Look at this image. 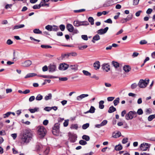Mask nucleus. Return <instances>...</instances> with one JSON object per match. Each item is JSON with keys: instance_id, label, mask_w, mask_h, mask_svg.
<instances>
[{"instance_id": "nucleus-36", "label": "nucleus", "mask_w": 155, "mask_h": 155, "mask_svg": "<svg viewBox=\"0 0 155 155\" xmlns=\"http://www.w3.org/2000/svg\"><path fill=\"white\" fill-rule=\"evenodd\" d=\"M154 118H155V114L149 116L148 117V120L149 121H151Z\"/></svg>"}, {"instance_id": "nucleus-11", "label": "nucleus", "mask_w": 155, "mask_h": 155, "mask_svg": "<svg viewBox=\"0 0 155 155\" xmlns=\"http://www.w3.org/2000/svg\"><path fill=\"white\" fill-rule=\"evenodd\" d=\"M77 136L75 134H71L69 135V139L71 142L74 143L77 140Z\"/></svg>"}, {"instance_id": "nucleus-13", "label": "nucleus", "mask_w": 155, "mask_h": 155, "mask_svg": "<svg viewBox=\"0 0 155 155\" xmlns=\"http://www.w3.org/2000/svg\"><path fill=\"white\" fill-rule=\"evenodd\" d=\"M44 146L39 143H37L35 147V149L37 151H40L43 148Z\"/></svg>"}, {"instance_id": "nucleus-45", "label": "nucleus", "mask_w": 155, "mask_h": 155, "mask_svg": "<svg viewBox=\"0 0 155 155\" xmlns=\"http://www.w3.org/2000/svg\"><path fill=\"white\" fill-rule=\"evenodd\" d=\"M136 113L137 114H138V115H140L142 114H143V112L142 109L141 108H140L138 110L137 112Z\"/></svg>"}, {"instance_id": "nucleus-24", "label": "nucleus", "mask_w": 155, "mask_h": 155, "mask_svg": "<svg viewBox=\"0 0 155 155\" xmlns=\"http://www.w3.org/2000/svg\"><path fill=\"white\" fill-rule=\"evenodd\" d=\"M25 25L24 24H19L15 25L13 28V30L18 29L20 28H21L24 27Z\"/></svg>"}, {"instance_id": "nucleus-25", "label": "nucleus", "mask_w": 155, "mask_h": 155, "mask_svg": "<svg viewBox=\"0 0 155 155\" xmlns=\"http://www.w3.org/2000/svg\"><path fill=\"white\" fill-rule=\"evenodd\" d=\"M37 74L35 73H30L26 75V76L25 77V78H28L36 76H37Z\"/></svg>"}, {"instance_id": "nucleus-8", "label": "nucleus", "mask_w": 155, "mask_h": 155, "mask_svg": "<svg viewBox=\"0 0 155 155\" xmlns=\"http://www.w3.org/2000/svg\"><path fill=\"white\" fill-rule=\"evenodd\" d=\"M48 69L49 72H54L56 70V66L53 64H50L48 66Z\"/></svg>"}, {"instance_id": "nucleus-42", "label": "nucleus", "mask_w": 155, "mask_h": 155, "mask_svg": "<svg viewBox=\"0 0 155 155\" xmlns=\"http://www.w3.org/2000/svg\"><path fill=\"white\" fill-rule=\"evenodd\" d=\"M137 86H138V84L136 83H134L131 85L130 87L132 89H133L136 88Z\"/></svg>"}, {"instance_id": "nucleus-46", "label": "nucleus", "mask_w": 155, "mask_h": 155, "mask_svg": "<svg viewBox=\"0 0 155 155\" xmlns=\"http://www.w3.org/2000/svg\"><path fill=\"white\" fill-rule=\"evenodd\" d=\"M59 27L60 30L62 31H64L65 29V25L63 24H61L60 25Z\"/></svg>"}, {"instance_id": "nucleus-17", "label": "nucleus", "mask_w": 155, "mask_h": 155, "mask_svg": "<svg viewBox=\"0 0 155 155\" xmlns=\"http://www.w3.org/2000/svg\"><path fill=\"white\" fill-rule=\"evenodd\" d=\"M66 28L69 31L72 32L74 31V27L71 24H68L66 25Z\"/></svg>"}, {"instance_id": "nucleus-37", "label": "nucleus", "mask_w": 155, "mask_h": 155, "mask_svg": "<svg viewBox=\"0 0 155 155\" xmlns=\"http://www.w3.org/2000/svg\"><path fill=\"white\" fill-rule=\"evenodd\" d=\"M70 67H71V69L72 70L76 71L78 69V66L77 65H71Z\"/></svg>"}, {"instance_id": "nucleus-31", "label": "nucleus", "mask_w": 155, "mask_h": 155, "mask_svg": "<svg viewBox=\"0 0 155 155\" xmlns=\"http://www.w3.org/2000/svg\"><path fill=\"white\" fill-rule=\"evenodd\" d=\"M122 148V147L120 144H118L115 147V150L118 151L121 150Z\"/></svg>"}, {"instance_id": "nucleus-61", "label": "nucleus", "mask_w": 155, "mask_h": 155, "mask_svg": "<svg viewBox=\"0 0 155 155\" xmlns=\"http://www.w3.org/2000/svg\"><path fill=\"white\" fill-rule=\"evenodd\" d=\"M81 38L85 40H88V38L87 35H82L81 36Z\"/></svg>"}, {"instance_id": "nucleus-6", "label": "nucleus", "mask_w": 155, "mask_h": 155, "mask_svg": "<svg viewBox=\"0 0 155 155\" xmlns=\"http://www.w3.org/2000/svg\"><path fill=\"white\" fill-rule=\"evenodd\" d=\"M45 28L49 31H57L59 29L58 27L55 25H48L45 26Z\"/></svg>"}, {"instance_id": "nucleus-7", "label": "nucleus", "mask_w": 155, "mask_h": 155, "mask_svg": "<svg viewBox=\"0 0 155 155\" xmlns=\"http://www.w3.org/2000/svg\"><path fill=\"white\" fill-rule=\"evenodd\" d=\"M150 147V145L149 144L143 143L140 145V150L142 151H145L147 150Z\"/></svg>"}, {"instance_id": "nucleus-63", "label": "nucleus", "mask_w": 155, "mask_h": 155, "mask_svg": "<svg viewBox=\"0 0 155 155\" xmlns=\"http://www.w3.org/2000/svg\"><path fill=\"white\" fill-rule=\"evenodd\" d=\"M140 0H134L133 1V5H137L138 4Z\"/></svg>"}, {"instance_id": "nucleus-54", "label": "nucleus", "mask_w": 155, "mask_h": 155, "mask_svg": "<svg viewBox=\"0 0 155 155\" xmlns=\"http://www.w3.org/2000/svg\"><path fill=\"white\" fill-rule=\"evenodd\" d=\"M104 22L105 23H107L110 24H112V21L110 18H109L106 20L104 21Z\"/></svg>"}, {"instance_id": "nucleus-10", "label": "nucleus", "mask_w": 155, "mask_h": 155, "mask_svg": "<svg viewBox=\"0 0 155 155\" xmlns=\"http://www.w3.org/2000/svg\"><path fill=\"white\" fill-rule=\"evenodd\" d=\"M69 67V65L65 64H61L60 65L59 69L60 70H65L68 69Z\"/></svg>"}, {"instance_id": "nucleus-50", "label": "nucleus", "mask_w": 155, "mask_h": 155, "mask_svg": "<svg viewBox=\"0 0 155 155\" xmlns=\"http://www.w3.org/2000/svg\"><path fill=\"white\" fill-rule=\"evenodd\" d=\"M41 46L42 48H52L51 46L48 45H41Z\"/></svg>"}, {"instance_id": "nucleus-48", "label": "nucleus", "mask_w": 155, "mask_h": 155, "mask_svg": "<svg viewBox=\"0 0 155 155\" xmlns=\"http://www.w3.org/2000/svg\"><path fill=\"white\" fill-rule=\"evenodd\" d=\"M85 11V9H82L78 10H74V12L75 13H80L82 12H84Z\"/></svg>"}, {"instance_id": "nucleus-5", "label": "nucleus", "mask_w": 155, "mask_h": 155, "mask_svg": "<svg viewBox=\"0 0 155 155\" xmlns=\"http://www.w3.org/2000/svg\"><path fill=\"white\" fill-rule=\"evenodd\" d=\"M137 117V113L135 111H130L125 116L126 119L127 120L132 119Z\"/></svg>"}, {"instance_id": "nucleus-35", "label": "nucleus", "mask_w": 155, "mask_h": 155, "mask_svg": "<svg viewBox=\"0 0 155 155\" xmlns=\"http://www.w3.org/2000/svg\"><path fill=\"white\" fill-rule=\"evenodd\" d=\"M82 138L87 141H89L90 140V137L89 136L84 135L82 137Z\"/></svg>"}, {"instance_id": "nucleus-3", "label": "nucleus", "mask_w": 155, "mask_h": 155, "mask_svg": "<svg viewBox=\"0 0 155 155\" xmlns=\"http://www.w3.org/2000/svg\"><path fill=\"white\" fill-rule=\"evenodd\" d=\"M73 24L74 26L78 27L82 25H89V23L87 21H80L77 20L74 21Z\"/></svg>"}, {"instance_id": "nucleus-59", "label": "nucleus", "mask_w": 155, "mask_h": 155, "mask_svg": "<svg viewBox=\"0 0 155 155\" xmlns=\"http://www.w3.org/2000/svg\"><path fill=\"white\" fill-rule=\"evenodd\" d=\"M68 120H65L64 122L63 123L64 126V127H67L68 126Z\"/></svg>"}, {"instance_id": "nucleus-15", "label": "nucleus", "mask_w": 155, "mask_h": 155, "mask_svg": "<svg viewBox=\"0 0 155 155\" xmlns=\"http://www.w3.org/2000/svg\"><path fill=\"white\" fill-rule=\"evenodd\" d=\"M113 0H108L103 5V7H107L112 5L113 4Z\"/></svg>"}, {"instance_id": "nucleus-47", "label": "nucleus", "mask_w": 155, "mask_h": 155, "mask_svg": "<svg viewBox=\"0 0 155 155\" xmlns=\"http://www.w3.org/2000/svg\"><path fill=\"white\" fill-rule=\"evenodd\" d=\"M79 143L81 145H84L87 144V142L83 140H81L79 141Z\"/></svg>"}, {"instance_id": "nucleus-64", "label": "nucleus", "mask_w": 155, "mask_h": 155, "mask_svg": "<svg viewBox=\"0 0 155 155\" xmlns=\"http://www.w3.org/2000/svg\"><path fill=\"white\" fill-rule=\"evenodd\" d=\"M44 109L46 111H49L51 110V108L50 107H46L44 108Z\"/></svg>"}, {"instance_id": "nucleus-57", "label": "nucleus", "mask_w": 155, "mask_h": 155, "mask_svg": "<svg viewBox=\"0 0 155 155\" xmlns=\"http://www.w3.org/2000/svg\"><path fill=\"white\" fill-rule=\"evenodd\" d=\"M48 69V67L46 65H45L42 68V71L44 72L47 71Z\"/></svg>"}, {"instance_id": "nucleus-38", "label": "nucleus", "mask_w": 155, "mask_h": 155, "mask_svg": "<svg viewBox=\"0 0 155 155\" xmlns=\"http://www.w3.org/2000/svg\"><path fill=\"white\" fill-rule=\"evenodd\" d=\"M112 62V64L115 68H117L119 67V64L118 62L114 61H113Z\"/></svg>"}, {"instance_id": "nucleus-44", "label": "nucleus", "mask_w": 155, "mask_h": 155, "mask_svg": "<svg viewBox=\"0 0 155 155\" xmlns=\"http://www.w3.org/2000/svg\"><path fill=\"white\" fill-rule=\"evenodd\" d=\"M69 53V56H72L74 57L76 56L77 55V54L76 52H72Z\"/></svg>"}, {"instance_id": "nucleus-26", "label": "nucleus", "mask_w": 155, "mask_h": 155, "mask_svg": "<svg viewBox=\"0 0 155 155\" xmlns=\"http://www.w3.org/2000/svg\"><path fill=\"white\" fill-rule=\"evenodd\" d=\"M29 111L31 113H34L38 111L39 110V108L38 107H36L34 109H29Z\"/></svg>"}, {"instance_id": "nucleus-56", "label": "nucleus", "mask_w": 155, "mask_h": 155, "mask_svg": "<svg viewBox=\"0 0 155 155\" xmlns=\"http://www.w3.org/2000/svg\"><path fill=\"white\" fill-rule=\"evenodd\" d=\"M88 46L87 45H83L81 47H79V49L80 50H83L86 48Z\"/></svg>"}, {"instance_id": "nucleus-34", "label": "nucleus", "mask_w": 155, "mask_h": 155, "mask_svg": "<svg viewBox=\"0 0 155 155\" xmlns=\"http://www.w3.org/2000/svg\"><path fill=\"white\" fill-rule=\"evenodd\" d=\"M42 2H41L39 5H36L33 6V8L35 9H39L41 7V3H42Z\"/></svg>"}, {"instance_id": "nucleus-19", "label": "nucleus", "mask_w": 155, "mask_h": 155, "mask_svg": "<svg viewBox=\"0 0 155 155\" xmlns=\"http://www.w3.org/2000/svg\"><path fill=\"white\" fill-rule=\"evenodd\" d=\"M131 68L130 66L128 65H126L124 66L123 69L126 72H128L130 71Z\"/></svg>"}, {"instance_id": "nucleus-28", "label": "nucleus", "mask_w": 155, "mask_h": 155, "mask_svg": "<svg viewBox=\"0 0 155 155\" xmlns=\"http://www.w3.org/2000/svg\"><path fill=\"white\" fill-rule=\"evenodd\" d=\"M104 101H101L99 102V108L101 109H103L104 108Z\"/></svg>"}, {"instance_id": "nucleus-33", "label": "nucleus", "mask_w": 155, "mask_h": 155, "mask_svg": "<svg viewBox=\"0 0 155 155\" xmlns=\"http://www.w3.org/2000/svg\"><path fill=\"white\" fill-rule=\"evenodd\" d=\"M33 32L37 34H41L42 31L39 29H35L33 30Z\"/></svg>"}, {"instance_id": "nucleus-21", "label": "nucleus", "mask_w": 155, "mask_h": 155, "mask_svg": "<svg viewBox=\"0 0 155 155\" xmlns=\"http://www.w3.org/2000/svg\"><path fill=\"white\" fill-rule=\"evenodd\" d=\"M95 110V108L93 106H91L90 109L87 112H84V114H86L89 113H93L94 112Z\"/></svg>"}, {"instance_id": "nucleus-53", "label": "nucleus", "mask_w": 155, "mask_h": 155, "mask_svg": "<svg viewBox=\"0 0 155 155\" xmlns=\"http://www.w3.org/2000/svg\"><path fill=\"white\" fill-rule=\"evenodd\" d=\"M71 128L72 129L77 130L78 128V126L77 124H73L71 126Z\"/></svg>"}, {"instance_id": "nucleus-43", "label": "nucleus", "mask_w": 155, "mask_h": 155, "mask_svg": "<svg viewBox=\"0 0 155 155\" xmlns=\"http://www.w3.org/2000/svg\"><path fill=\"white\" fill-rule=\"evenodd\" d=\"M82 72L86 76H90L91 75V74L87 71L83 70Z\"/></svg>"}, {"instance_id": "nucleus-55", "label": "nucleus", "mask_w": 155, "mask_h": 155, "mask_svg": "<svg viewBox=\"0 0 155 155\" xmlns=\"http://www.w3.org/2000/svg\"><path fill=\"white\" fill-rule=\"evenodd\" d=\"M147 43V42L145 40H141L140 42V45H144V44H146Z\"/></svg>"}, {"instance_id": "nucleus-52", "label": "nucleus", "mask_w": 155, "mask_h": 155, "mask_svg": "<svg viewBox=\"0 0 155 155\" xmlns=\"http://www.w3.org/2000/svg\"><path fill=\"white\" fill-rule=\"evenodd\" d=\"M128 140V138H124L122 140V143L123 144H125L127 142Z\"/></svg>"}, {"instance_id": "nucleus-16", "label": "nucleus", "mask_w": 155, "mask_h": 155, "mask_svg": "<svg viewBox=\"0 0 155 155\" xmlns=\"http://www.w3.org/2000/svg\"><path fill=\"white\" fill-rule=\"evenodd\" d=\"M59 128V126L58 123L55 124L54 127L53 128L52 132L54 135H56L57 134L55 132V131H58Z\"/></svg>"}, {"instance_id": "nucleus-39", "label": "nucleus", "mask_w": 155, "mask_h": 155, "mask_svg": "<svg viewBox=\"0 0 155 155\" xmlns=\"http://www.w3.org/2000/svg\"><path fill=\"white\" fill-rule=\"evenodd\" d=\"M89 126V124L87 123L86 124H83L82 126V128L83 129L85 130Z\"/></svg>"}, {"instance_id": "nucleus-9", "label": "nucleus", "mask_w": 155, "mask_h": 155, "mask_svg": "<svg viewBox=\"0 0 155 155\" xmlns=\"http://www.w3.org/2000/svg\"><path fill=\"white\" fill-rule=\"evenodd\" d=\"M108 27H106L104 29H99L97 31V34L99 35H103L108 30Z\"/></svg>"}, {"instance_id": "nucleus-4", "label": "nucleus", "mask_w": 155, "mask_h": 155, "mask_svg": "<svg viewBox=\"0 0 155 155\" xmlns=\"http://www.w3.org/2000/svg\"><path fill=\"white\" fill-rule=\"evenodd\" d=\"M149 79H148L147 80V82L146 80L140 79L138 84V85L140 88H144L147 86L149 83Z\"/></svg>"}, {"instance_id": "nucleus-58", "label": "nucleus", "mask_w": 155, "mask_h": 155, "mask_svg": "<svg viewBox=\"0 0 155 155\" xmlns=\"http://www.w3.org/2000/svg\"><path fill=\"white\" fill-rule=\"evenodd\" d=\"M35 98L34 96H31L29 98V101L30 102H32L35 100Z\"/></svg>"}, {"instance_id": "nucleus-49", "label": "nucleus", "mask_w": 155, "mask_h": 155, "mask_svg": "<svg viewBox=\"0 0 155 155\" xmlns=\"http://www.w3.org/2000/svg\"><path fill=\"white\" fill-rule=\"evenodd\" d=\"M11 112H8L5 114H3V117L5 118L9 117V116L11 114Z\"/></svg>"}, {"instance_id": "nucleus-32", "label": "nucleus", "mask_w": 155, "mask_h": 155, "mask_svg": "<svg viewBox=\"0 0 155 155\" xmlns=\"http://www.w3.org/2000/svg\"><path fill=\"white\" fill-rule=\"evenodd\" d=\"M88 21L90 23L91 25L94 24V20L93 17H89L88 18Z\"/></svg>"}, {"instance_id": "nucleus-12", "label": "nucleus", "mask_w": 155, "mask_h": 155, "mask_svg": "<svg viewBox=\"0 0 155 155\" xmlns=\"http://www.w3.org/2000/svg\"><path fill=\"white\" fill-rule=\"evenodd\" d=\"M32 64L30 60H27L21 63V65L23 67H27L30 66Z\"/></svg>"}, {"instance_id": "nucleus-18", "label": "nucleus", "mask_w": 155, "mask_h": 155, "mask_svg": "<svg viewBox=\"0 0 155 155\" xmlns=\"http://www.w3.org/2000/svg\"><path fill=\"white\" fill-rule=\"evenodd\" d=\"M93 66L96 70H98L100 68V62L98 61H97L93 64Z\"/></svg>"}, {"instance_id": "nucleus-51", "label": "nucleus", "mask_w": 155, "mask_h": 155, "mask_svg": "<svg viewBox=\"0 0 155 155\" xmlns=\"http://www.w3.org/2000/svg\"><path fill=\"white\" fill-rule=\"evenodd\" d=\"M69 57V53L66 54H62L61 55V57L62 59L65 58H68Z\"/></svg>"}, {"instance_id": "nucleus-1", "label": "nucleus", "mask_w": 155, "mask_h": 155, "mask_svg": "<svg viewBox=\"0 0 155 155\" xmlns=\"http://www.w3.org/2000/svg\"><path fill=\"white\" fill-rule=\"evenodd\" d=\"M33 134L29 129H25L21 131L19 136V141L22 145H27L31 140Z\"/></svg>"}, {"instance_id": "nucleus-40", "label": "nucleus", "mask_w": 155, "mask_h": 155, "mask_svg": "<svg viewBox=\"0 0 155 155\" xmlns=\"http://www.w3.org/2000/svg\"><path fill=\"white\" fill-rule=\"evenodd\" d=\"M121 135V133L119 132L116 133L114 135L113 134V137L115 138H117L120 137Z\"/></svg>"}, {"instance_id": "nucleus-22", "label": "nucleus", "mask_w": 155, "mask_h": 155, "mask_svg": "<svg viewBox=\"0 0 155 155\" xmlns=\"http://www.w3.org/2000/svg\"><path fill=\"white\" fill-rule=\"evenodd\" d=\"M88 96L87 94H82L77 97V99L78 100H80L83 98Z\"/></svg>"}, {"instance_id": "nucleus-14", "label": "nucleus", "mask_w": 155, "mask_h": 155, "mask_svg": "<svg viewBox=\"0 0 155 155\" xmlns=\"http://www.w3.org/2000/svg\"><path fill=\"white\" fill-rule=\"evenodd\" d=\"M102 69L107 72L110 70V66L108 64H104L102 65Z\"/></svg>"}, {"instance_id": "nucleus-27", "label": "nucleus", "mask_w": 155, "mask_h": 155, "mask_svg": "<svg viewBox=\"0 0 155 155\" xmlns=\"http://www.w3.org/2000/svg\"><path fill=\"white\" fill-rule=\"evenodd\" d=\"M52 97V94L51 93L48 94V95H46L44 97V99L45 101H48L49 100L51 99Z\"/></svg>"}, {"instance_id": "nucleus-23", "label": "nucleus", "mask_w": 155, "mask_h": 155, "mask_svg": "<svg viewBox=\"0 0 155 155\" xmlns=\"http://www.w3.org/2000/svg\"><path fill=\"white\" fill-rule=\"evenodd\" d=\"M116 108L113 106H111L109 107L108 112L109 113H111L116 111Z\"/></svg>"}, {"instance_id": "nucleus-30", "label": "nucleus", "mask_w": 155, "mask_h": 155, "mask_svg": "<svg viewBox=\"0 0 155 155\" xmlns=\"http://www.w3.org/2000/svg\"><path fill=\"white\" fill-rule=\"evenodd\" d=\"M43 98V96L40 94H38L37 95V96L35 98L36 100L38 101H40Z\"/></svg>"}, {"instance_id": "nucleus-29", "label": "nucleus", "mask_w": 155, "mask_h": 155, "mask_svg": "<svg viewBox=\"0 0 155 155\" xmlns=\"http://www.w3.org/2000/svg\"><path fill=\"white\" fill-rule=\"evenodd\" d=\"M120 98L117 97L113 101V103L115 106H117L119 103Z\"/></svg>"}, {"instance_id": "nucleus-2", "label": "nucleus", "mask_w": 155, "mask_h": 155, "mask_svg": "<svg viewBox=\"0 0 155 155\" xmlns=\"http://www.w3.org/2000/svg\"><path fill=\"white\" fill-rule=\"evenodd\" d=\"M38 128V137L41 138H43L45 135L46 133L45 128L43 126H39Z\"/></svg>"}, {"instance_id": "nucleus-41", "label": "nucleus", "mask_w": 155, "mask_h": 155, "mask_svg": "<svg viewBox=\"0 0 155 155\" xmlns=\"http://www.w3.org/2000/svg\"><path fill=\"white\" fill-rule=\"evenodd\" d=\"M50 151V148L49 147H47L45 150L44 152V154L45 155H47L48 154Z\"/></svg>"}, {"instance_id": "nucleus-20", "label": "nucleus", "mask_w": 155, "mask_h": 155, "mask_svg": "<svg viewBox=\"0 0 155 155\" xmlns=\"http://www.w3.org/2000/svg\"><path fill=\"white\" fill-rule=\"evenodd\" d=\"M100 38V37L99 35L98 34H97L93 37L92 41L93 43H95V41H98L99 40Z\"/></svg>"}, {"instance_id": "nucleus-62", "label": "nucleus", "mask_w": 155, "mask_h": 155, "mask_svg": "<svg viewBox=\"0 0 155 155\" xmlns=\"http://www.w3.org/2000/svg\"><path fill=\"white\" fill-rule=\"evenodd\" d=\"M11 136L13 138V139L15 140L17 137V134H11Z\"/></svg>"}, {"instance_id": "nucleus-60", "label": "nucleus", "mask_w": 155, "mask_h": 155, "mask_svg": "<svg viewBox=\"0 0 155 155\" xmlns=\"http://www.w3.org/2000/svg\"><path fill=\"white\" fill-rule=\"evenodd\" d=\"M107 121L106 120H104L101 124L102 126L105 125L107 123Z\"/></svg>"}]
</instances>
